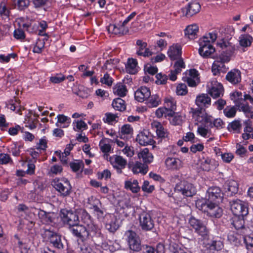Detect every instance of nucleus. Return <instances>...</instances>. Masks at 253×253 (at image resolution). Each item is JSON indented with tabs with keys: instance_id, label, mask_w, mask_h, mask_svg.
Masks as SVG:
<instances>
[{
	"instance_id": "f257e3e1",
	"label": "nucleus",
	"mask_w": 253,
	"mask_h": 253,
	"mask_svg": "<svg viewBox=\"0 0 253 253\" xmlns=\"http://www.w3.org/2000/svg\"><path fill=\"white\" fill-rule=\"evenodd\" d=\"M51 184L62 197L68 196L71 192L72 186L66 178H56L52 180Z\"/></svg>"
},
{
	"instance_id": "f03ea898",
	"label": "nucleus",
	"mask_w": 253,
	"mask_h": 253,
	"mask_svg": "<svg viewBox=\"0 0 253 253\" xmlns=\"http://www.w3.org/2000/svg\"><path fill=\"white\" fill-rule=\"evenodd\" d=\"M217 45L222 49L220 59L223 62H229L231 56L236 50V47L232 43L223 40L217 42Z\"/></svg>"
},
{
	"instance_id": "7ed1b4c3",
	"label": "nucleus",
	"mask_w": 253,
	"mask_h": 253,
	"mask_svg": "<svg viewBox=\"0 0 253 253\" xmlns=\"http://www.w3.org/2000/svg\"><path fill=\"white\" fill-rule=\"evenodd\" d=\"M174 191L187 197H192L197 192L196 186L193 184L185 180L177 183L174 188Z\"/></svg>"
},
{
	"instance_id": "20e7f679",
	"label": "nucleus",
	"mask_w": 253,
	"mask_h": 253,
	"mask_svg": "<svg viewBox=\"0 0 253 253\" xmlns=\"http://www.w3.org/2000/svg\"><path fill=\"white\" fill-rule=\"evenodd\" d=\"M202 110H194L192 113V119L193 120L194 124L198 126L197 128V133L202 137L205 138L209 137L211 133V131L209 129L210 126L208 124H204L202 123H199L197 122V118H199V116H201Z\"/></svg>"
},
{
	"instance_id": "39448f33",
	"label": "nucleus",
	"mask_w": 253,
	"mask_h": 253,
	"mask_svg": "<svg viewBox=\"0 0 253 253\" xmlns=\"http://www.w3.org/2000/svg\"><path fill=\"white\" fill-rule=\"evenodd\" d=\"M207 91L213 98L216 99L223 96L224 89L221 83L213 79L207 84Z\"/></svg>"
},
{
	"instance_id": "423d86ee",
	"label": "nucleus",
	"mask_w": 253,
	"mask_h": 253,
	"mask_svg": "<svg viewBox=\"0 0 253 253\" xmlns=\"http://www.w3.org/2000/svg\"><path fill=\"white\" fill-rule=\"evenodd\" d=\"M60 216L62 222L64 224L69 226V228L80 222L77 213L70 210H61Z\"/></svg>"
},
{
	"instance_id": "0eeeda50",
	"label": "nucleus",
	"mask_w": 253,
	"mask_h": 253,
	"mask_svg": "<svg viewBox=\"0 0 253 253\" xmlns=\"http://www.w3.org/2000/svg\"><path fill=\"white\" fill-rule=\"evenodd\" d=\"M230 209L233 213L236 216L243 217L248 213L247 204L239 199L230 202Z\"/></svg>"
},
{
	"instance_id": "6e6552de",
	"label": "nucleus",
	"mask_w": 253,
	"mask_h": 253,
	"mask_svg": "<svg viewBox=\"0 0 253 253\" xmlns=\"http://www.w3.org/2000/svg\"><path fill=\"white\" fill-rule=\"evenodd\" d=\"M202 116L197 118V122L204 124H208L210 128L215 127L218 129L223 127L224 123L220 119H213L210 115H209L206 111L202 110Z\"/></svg>"
},
{
	"instance_id": "1a4fd4ad",
	"label": "nucleus",
	"mask_w": 253,
	"mask_h": 253,
	"mask_svg": "<svg viewBox=\"0 0 253 253\" xmlns=\"http://www.w3.org/2000/svg\"><path fill=\"white\" fill-rule=\"evenodd\" d=\"M125 236L130 250L135 252H138L141 250L140 240L135 232L127 230L125 232Z\"/></svg>"
},
{
	"instance_id": "9d476101",
	"label": "nucleus",
	"mask_w": 253,
	"mask_h": 253,
	"mask_svg": "<svg viewBox=\"0 0 253 253\" xmlns=\"http://www.w3.org/2000/svg\"><path fill=\"white\" fill-rule=\"evenodd\" d=\"M43 235L44 239L49 242L54 247L58 249H63L64 245L61 241V237L57 233L50 229H45Z\"/></svg>"
},
{
	"instance_id": "9b49d317",
	"label": "nucleus",
	"mask_w": 253,
	"mask_h": 253,
	"mask_svg": "<svg viewBox=\"0 0 253 253\" xmlns=\"http://www.w3.org/2000/svg\"><path fill=\"white\" fill-rule=\"evenodd\" d=\"M189 224L190 227L192 228L195 232L199 235L204 237H206L208 235L209 231L202 221L194 217H191L189 220Z\"/></svg>"
},
{
	"instance_id": "f8f14e48",
	"label": "nucleus",
	"mask_w": 253,
	"mask_h": 253,
	"mask_svg": "<svg viewBox=\"0 0 253 253\" xmlns=\"http://www.w3.org/2000/svg\"><path fill=\"white\" fill-rule=\"evenodd\" d=\"M182 80L186 82L191 87H195L200 83L199 75L196 69H190L187 71L182 77Z\"/></svg>"
},
{
	"instance_id": "ddd939ff",
	"label": "nucleus",
	"mask_w": 253,
	"mask_h": 253,
	"mask_svg": "<svg viewBox=\"0 0 253 253\" xmlns=\"http://www.w3.org/2000/svg\"><path fill=\"white\" fill-rule=\"evenodd\" d=\"M140 226L143 230L150 231L154 227V221L150 213L143 212L139 216Z\"/></svg>"
},
{
	"instance_id": "4468645a",
	"label": "nucleus",
	"mask_w": 253,
	"mask_h": 253,
	"mask_svg": "<svg viewBox=\"0 0 253 253\" xmlns=\"http://www.w3.org/2000/svg\"><path fill=\"white\" fill-rule=\"evenodd\" d=\"M82 220L84 223L86 227V231L88 232V237L93 236L97 234L99 229L93 223H92L89 214L86 211H84L82 212Z\"/></svg>"
},
{
	"instance_id": "2eb2a0df",
	"label": "nucleus",
	"mask_w": 253,
	"mask_h": 253,
	"mask_svg": "<svg viewBox=\"0 0 253 253\" xmlns=\"http://www.w3.org/2000/svg\"><path fill=\"white\" fill-rule=\"evenodd\" d=\"M201 5L197 1H193L190 2L188 6L181 8L180 11L181 12L180 16L191 17L196 14L201 9Z\"/></svg>"
},
{
	"instance_id": "dca6fc26",
	"label": "nucleus",
	"mask_w": 253,
	"mask_h": 253,
	"mask_svg": "<svg viewBox=\"0 0 253 253\" xmlns=\"http://www.w3.org/2000/svg\"><path fill=\"white\" fill-rule=\"evenodd\" d=\"M72 234L79 238L78 241L84 242L88 238V232L85 225L79 223L70 228Z\"/></svg>"
},
{
	"instance_id": "f3484780",
	"label": "nucleus",
	"mask_w": 253,
	"mask_h": 253,
	"mask_svg": "<svg viewBox=\"0 0 253 253\" xmlns=\"http://www.w3.org/2000/svg\"><path fill=\"white\" fill-rule=\"evenodd\" d=\"M110 162L118 173H121L126 165L127 161L122 156L114 155L110 157Z\"/></svg>"
},
{
	"instance_id": "a211bd4d",
	"label": "nucleus",
	"mask_w": 253,
	"mask_h": 253,
	"mask_svg": "<svg viewBox=\"0 0 253 253\" xmlns=\"http://www.w3.org/2000/svg\"><path fill=\"white\" fill-rule=\"evenodd\" d=\"M195 104L199 107L198 109L194 110H202L205 111V109L209 107L211 104V98L206 93H201L197 96L195 99Z\"/></svg>"
},
{
	"instance_id": "6ab92c4d",
	"label": "nucleus",
	"mask_w": 253,
	"mask_h": 253,
	"mask_svg": "<svg viewBox=\"0 0 253 253\" xmlns=\"http://www.w3.org/2000/svg\"><path fill=\"white\" fill-rule=\"evenodd\" d=\"M222 195L221 191L218 187L213 186L208 189L206 198L211 202H219L222 200Z\"/></svg>"
},
{
	"instance_id": "aec40b11",
	"label": "nucleus",
	"mask_w": 253,
	"mask_h": 253,
	"mask_svg": "<svg viewBox=\"0 0 253 253\" xmlns=\"http://www.w3.org/2000/svg\"><path fill=\"white\" fill-rule=\"evenodd\" d=\"M136 141L141 145H152L154 140L152 135L148 130L140 131L137 135Z\"/></svg>"
},
{
	"instance_id": "412c9836",
	"label": "nucleus",
	"mask_w": 253,
	"mask_h": 253,
	"mask_svg": "<svg viewBox=\"0 0 253 253\" xmlns=\"http://www.w3.org/2000/svg\"><path fill=\"white\" fill-rule=\"evenodd\" d=\"M166 168L169 170H177L183 167V161L179 158L173 157H168L165 160Z\"/></svg>"
},
{
	"instance_id": "4be33fe9",
	"label": "nucleus",
	"mask_w": 253,
	"mask_h": 253,
	"mask_svg": "<svg viewBox=\"0 0 253 253\" xmlns=\"http://www.w3.org/2000/svg\"><path fill=\"white\" fill-rule=\"evenodd\" d=\"M167 54L171 60H176L182 58L181 45L179 43L173 44L169 47Z\"/></svg>"
},
{
	"instance_id": "5701e85b",
	"label": "nucleus",
	"mask_w": 253,
	"mask_h": 253,
	"mask_svg": "<svg viewBox=\"0 0 253 253\" xmlns=\"http://www.w3.org/2000/svg\"><path fill=\"white\" fill-rule=\"evenodd\" d=\"M199 53L203 57H208L215 52V48L211 44L199 41Z\"/></svg>"
},
{
	"instance_id": "b1692460",
	"label": "nucleus",
	"mask_w": 253,
	"mask_h": 253,
	"mask_svg": "<svg viewBox=\"0 0 253 253\" xmlns=\"http://www.w3.org/2000/svg\"><path fill=\"white\" fill-rule=\"evenodd\" d=\"M136 45L138 48L136 50V54L138 56L148 57L153 54L149 48L147 47V43L142 40H138L136 41Z\"/></svg>"
},
{
	"instance_id": "393cba45",
	"label": "nucleus",
	"mask_w": 253,
	"mask_h": 253,
	"mask_svg": "<svg viewBox=\"0 0 253 253\" xmlns=\"http://www.w3.org/2000/svg\"><path fill=\"white\" fill-rule=\"evenodd\" d=\"M150 90L149 88L145 86H141L134 93V97L136 100L142 102L150 96Z\"/></svg>"
},
{
	"instance_id": "a878e982",
	"label": "nucleus",
	"mask_w": 253,
	"mask_h": 253,
	"mask_svg": "<svg viewBox=\"0 0 253 253\" xmlns=\"http://www.w3.org/2000/svg\"><path fill=\"white\" fill-rule=\"evenodd\" d=\"M167 116L170 123L174 126L180 125L185 119V116L182 113H175L174 111L167 113Z\"/></svg>"
},
{
	"instance_id": "bb28decb",
	"label": "nucleus",
	"mask_w": 253,
	"mask_h": 253,
	"mask_svg": "<svg viewBox=\"0 0 253 253\" xmlns=\"http://www.w3.org/2000/svg\"><path fill=\"white\" fill-rule=\"evenodd\" d=\"M107 30L109 33L115 35H124L128 31V28L124 26L121 23L118 24H110Z\"/></svg>"
},
{
	"instance_id": "cd10ccee",
	"label": "nucleus",
	"mask_w": 253,
	"mask_h": 253,
	"mask_svg": "<svg viewBox=\"0 0 253 253\" xmlns=\"http://www.w3.org/2000/svg\"><path fill=\"white\" fill-rule=\"evenodd\" d=\"M218 202H211L207 214L211 217L219 218L222 215V209L217 205Z\"/></svg>"
},
{
	"instance_id": "c85d7f7f",
	"label": "nucleus",
	"mask_w": 253,
	"mask_h": 253,
	"mask_svg": "<svg viewBox=\"0 0 253 253\" xmlns=\"http://www.w3.org/2000/svg\"><path fill=\"white\" fill-rule=\"evenodd\" d=\"M219 31L217 30L212 31L206 34L199 41L212 44L216 40L219 38Z\"/></svg>"
},
{
	"instance_id": "c756f323",
	"label": "nucleus",
	"mask_w": 253,
	"mask_h": 253,
	"mask_svg": "<svg viewBox=\"0 0 253 253\" xmlns=\"http://www.w3.org/2000/svg\"><path fill=\"white\" fill-rule=\"evenodd\" d=\"M226 79L232 84H237L241 81V72L238 70H232L227 73Z\"/></svg>"
},
{
	"instance_id": "7c9ffc66",
	"label": "nucleus",
	"mask_w": 253,
	"mask_h": 253,
	"mask_svg": "<svg viewBox=\"0 0 253 253\" xmlns=\"http://www.w3.org/2000/svg\"><path fill=\"white\" fill-rule=\"evenodd\" d=\"M38 216L43 224H49L54 222V214L53 213L46 212L43 210H40L38 212Z\"/></svg>"
},
{
	"instance_id": "2f4dec72",
	"label": "nucleus",
	"mask_w": 253,
	"mask_h": 253,
	"mask_svg": "<svg viewBox=\"0 0 253 253\" xmlns=\"http://www.w3.org/2000/svg\"><path fill=\"white\" fill-rule=\"evenodd\" d=\"M152 127L156 131L157 136L160 138H165L168 136V132L161 123L154 121L151 123Z\"/></svg>"
},
{
	"instance_id": "473e14b6",
	"label": "nucleus",
	"mask_w": 253,
	"mask_h": 253,
	"mask_svg": "<svg viewBox=\"0 0 253 253\" xmlns=\"http://www.w3.org/2000/svg\"><path fill=\"white\" fill-rule=\"evenodd\" d=\"M106 228L111 232H114L119 228V224L116 217L109 215L105 225Z\"/></svg>"
},
{
	"instance_id": "72a5a7b5",
	"label": "nucleus",
	"mask_w": 253,
	"mask_h": 253,
	"mask_svg": "<svg viewBox=\"0 0 253 253\" xmlns=\"http://www.w3.org/2000/svg\"><path fill=\"white\" fill-rule=\"evenodd\" d=\"M125 188L133 193H137L140 190L138 181L136 179H129L125 181Z\"/></svg>"
},
{
	"instance_id": "f704fd0d",
	"label": "nucleus",
	"mask_w": 253,
	"mask_h": 253,
	"mask_svg": "<svg viewBox=\"0 0 253 253\" xmlns=\"http://www.w3.org/2000/svg\"><path fill=\"white\" fill-rule=\"evenodd\" d=\"M139 159H142L144 163L149 164L153 160V156L152 153L149 152L148 148H144L141 150L137 154Z\"/></svg>"
},
{
	"instance_id": "c9c22d12",
	"label": "nucleus",
	"mask_w": 253,
	"mask_h": 253,
	"mask_svg": "<svg viewBox=\"0 0 253 253\" xmlns=\"http://www.w3.org/2000/svg\"><path fill=\"white\" fill-rule=\"evenodd\" d=\"M138 69L137 60L133 58H128L126 65V72L130 74H135L137 72Z\"/></svg>"
},
{
	"instance_id": "e433bc0d",
	"label": "nucleus",
	"mask_w": 253,
	"mask_h": 253,
	"mask_svg": "<svg viewBox=\"0 0 253 253\" xmlns=\"http://www.w3.org/2000/svg\"><path fill=\"white\" fill-rule=\"evenodd\" d=\"M57 122L56 123L55 125L57 127L67 128L70 126L71 123L70 118L62 114L57 115Z\"/></svg>"
},
{
	"instance_id": "4c0bfd02",
	"label": "nucleus",
	"mask_w": 253,
	"mask_h": 253,
	"mask_svg": "<svg viewBox=\"0 0 253 253\" xmlns=\"http://www.w3.org/2000/svg\"><path fill=\"white\" fill-rule=\"evenodd\" d=\"M199 31V26L196 24H193L187 26L185 29V34L190 39L196 38Z\"/></svg>"
},
{
	"instance_id": "58836bf2",
	"label": "nucleus",
	"mask_w": 253,
	"mask_h": 253,
	"mask_svg": "<svg viewBox=\"0 0 253 253\" xmlns=\"http://www.w3.org/2000/svg\"><path fill=\"white\" fill-rule=\"evenodd\" d=\"M132 171L134 174L141 173L145 174L148 171V166L145 164L136 162L132 167Z\"/></svg>"
},
{
	"instance_id": "ea45409f",
	"label": "nucleus",
	"mask_w": 253,
	"mask_h": 253,
	"mask_svg": "<svg viewBox=\"0 0 253 253\" xmlns=\"http://www.w3.org/2000/svg\"><path fill=\"white\" fill-rule=\"evenodd\" d=\"M23 144L21 142H14L9 146V152L14 157H18L20 155L21 149L23 148Z\"/></svg>"
},
{
	"instance_id": "a19ab883",
	"label": "nucleus",
	"mask_w": 253,
	"mask_h": 253,
	"mask_svg": "<svg viewBox=\"0 0 253 253\" xmlns=\"http://www.w3.org/2000/svg\"><path fill=\"white\" fill-rule=\"evenodd\" d=\"M164 104L165 107L167 108L169 112H172L176 110V102L175 99L172 97H166L164 99Z\"/></svg>"
},
{
	"instance_id": "79ce46f5",
	"label": "nucleus",
	"mask_w": 253,
	"mask_h": 253,
	"mask_svg": "<svg viewBox=\"0 0 253 253\" xmlns=\"http://www.w3.org/2000/svg\"><path fill=\"white\" fill-rule=\"evenodd\" d=\"M23 27L30 33H39V24L37 21H31L23 24Z\"/></svg>"
},
{
	"instance_id": "37998d69",
	"label": "nucleus",
	"mask_w": 253,
	"mask_h": 253,
	"mask_svg": "<svg viewBox=\"0 0 253 253\" xmlns=\"http://www.w3.org/2000/svg\"><path fill=\"white\" fill-rule=\"evenodd\" d=\"M165 247L163 244L159 243L156 248L152 246H146L144 248V253H164Z\"/></svg>"
},
{
	"instance_id": "c03bdc74",
	"label": "nucleus",
	"mask_w": 253,
	"mask_h": 253,
	"mask_svg": "<svg viewBox=\"0 0 253 253\" xmlns=\"http://www.w3.org/2000/svg\"><path fill=\"white\" fill-rule=\"evenodd\" d=\"M147 105L149 107H156L161 103V98L158 94L151 95L147 99Z\"/></svg>"
},
{
	"instance_id": "a18cd8bd",
	"label": "nucleus",
	"mask_w": 253,
	"mask_h": 253,
	"mask_svg": "<svg viewBox=\"0 0 253 253\" xmlns=\"http://www.w3.org/2000/svg\"><path fill=\"white\" fill-rule=\"evenodd\" d=\"M111 140L106 138H103L99 142V146L100 150L103 153H108L111 151V146L110 144Z\"/></svg>"
},
{
	"instance_id": "49530a36",
	"label": "nucleus",
	"mask_w": 253,
	"mask_h": 253,
	"mask_svg": "<svg viewBox=\"0 0 253 253\" xmlns=\"http://www.w3.org/2000/svg\"><path fill=\"white\" fill-rule=\"evenodd\" d=\"M211 201L207 198L206 199L198 200L196 203V207L199 210L205 212H208L210 205Z\"/></svg>"
},
{
	"instance_id": "de8ad7c7",
	"label": "nucleus",
	"mask_w": 253,
	"mask_h": 253,
	"mask_svg": "<svg viewBox=\"0 0 253 253\" xmlns=\"http://www.w3.org/2000/svg\"><path fill=\"white\" fill-rule=\"evenodd\" d=\"M113 92L120 97H124L126 95L127 90L126 85L122 83H118L113 88Z\"/></svg>"
},
{
	"instance_id": "09e8293b",
	"label": "nucleus",
	"mask_w": 253,
	"mask_h": 253,
	"mask_svg": "<svg viewBox=\"0 0 253 253\" xmlns=\"http://www.w3.org/2000/svg\"><path fill=\"white\" fill-rule=\"evenodd\" d=\"M112 106L115 110L119 111H123L126 108L125 101L121 98L114 99L112 101Z\"/></svg>"
},
{
	"instance_id": "8fccbe9b",
	"label": "nucleus",
	"mask_w": 253,
	"mask_h": 253,
	"mask_svg": "<svg viewBox=\"0 0 253 253\" xmlns=\"http://www.w3.org/2000/svg\"><path fill=\"white\" fill-rule=\"evenodd\" d=\"M227 62H223L220 59V56L219 57L215 60L212 65V72L214 75H217L219 73L220 71L221 70V68L224 66L223 64L224 63H227Z\"/></svg>"
},
{
	"instance_id": "3c124183",
	"label": "nucleus",
	"mask_w": 253,
	"mask_h": 253,
	"mask_svg": "<svg viewBox=\"0 0 253 253\" xmlns=\"http://www.w3.org/2000/svg\"><path fill=\"white\" fill-rule=\"evenodd\" d=\"M133 128L128 124H125L120 128V134L122 138H125L128 135H131L133 133Z\"/></svg>"
},
{
	"instance_id": "603ef678",
	"label": "nucleus",
	"mask_w": 253,
	"mask_h": 253,
	"mask_svg": "<svg viewBox=\"0 0 253 253\" xmlns=\"http://www.w3.org/2000/svg\"><path fill=\"white\" fill-rule=\"evenodd\" d=\"M78 253H94L92 249L85 243L78 241V245L77 248Z\"/></svg>"
},
{
	"instance_id": "864d4df0",
	"label": "nucleus",
	"mask_w": 253,
	"mask_h": 253,
	"mask_svg": "<svg viewBox=\"0 0 253 253\" xmlns=\"http://www.w3.org/2000/svg\"><path fill=\"white\" fill-rule=\"evenodd\" d=\"M226 188L231 194L236 193L238 191V184L234 180H229L226 182Z\"/></svg>"
},
{
	"instance_id": "5fc2aeb1",
	"label": "nucleus",
	"mask_w": 253,
	"mask_h": 253,
	"mask_svg": "<svg viewBox=\"0 0 253 253\" xmlns=\"http://www.w3.org/2000/svg\"><path fill=\"white\" fill-rule=\"evenodd\" d=\"M208 248L212 250L220 251L223 247V242L220 240H213L208 243Z\"/></svg>"
},
{
	"instance_id": "6e6d98bb",
	"label": "nucleus",
	"mask_w": 253,
	"mask_h": 253,
	"mask_svg": "<svg viewBox=\"0 0 253 253\" xmlns=\"http://www.w3.org/2000/svg\"><path fill=\"white\" fill-rule=\"evenodd\" d=\"M253 38L249 35H243L240 37V44L242 46L247 47L251 45Z\"/></svg>"
},
{
	"instance_id": "4d7b16f0",
	"label": "nucleus",
	"mask_w": 253,
	"mask_h": 253,
	"mask_svg": "<svg viewBox=\"0 0 253 253\" xmlns=\"http://www.w3.org/2000/svg\"><path fill=\"white\" fill-rule=\"evenodd\" d=\"M13 3L15 7L19 10H24L30 4L29 0H14Z\"/></svg>"
},
{
	"instance_id": "13d9d810",
	"label": "nucleus",
	"mask_w": 253,
	"mask_h": 253,
	"mask_svg": "<svg viewBox=\"0 0 253 253\" xmlns=\"http://www.w3.org/2000/svg\"><path fill=\"white\" fill-rule=\"evenodd\" d=\"M70 167L74 172H78L82 170L84 167V164L80 160H75L69 164Z\"/></svg>"
},
{
	"instance_id": "bf43d9fd",
	"label": "nucleus",
	"mask_w": 253,
	"mask_h": 253,
	"mask_svg": "<svg viewBox=\"0 0 253 253\" xmlns=\"http://www.w3.org/2000/svg\"><path fill=\"white\" fill-rule=\"evenodd\" d=\"M73 129L75 131L85 130L87 128L86 124L82 120L74 121L73 123Z\"/></svg>"
},
{
	"instance_id": "052dcab7",
	"label": "nucleus",
	"mask_w": 253,
	"mask_h": 253,
	"mask_svg": "<svg viewBox=\"0 0 253 253\" xmlns=\"http://www.w3.org/2000/svg\"><path fill=\"white\" fill-rule=\"evenodd\" d=\"M214 160L209 157L204 158L201 162V167L204 170L209 171L211 169V165Z\"/></svg>"
},
{
	"instance_id": "680f3d73",
	"label": "nucleus",
	"mask_w": 253,
	"mask_h": 253,
	"mask_svg": "<svg viewBox=\"0 0 253 253\" xmlns=\"http://www.w3.org/2000/svg\"><path fill=\"white\" fill-rule=\"evenodd\" d=\"M237 109L234 106H228L223 110L224 115L227 118H233L235 116Z\"/></svg>"
},
{
	"instance_id": "e2e57ef3",
	"label": "nucleus",
	"mask_w": 253,
	"mask_h": 253,
	"mask_svg": "<svg viewBox=\"0 0 253 253\" xmlns=\"http://www.w3.org/2000/svg\"><path fill=\"white\" fill-rule=\"evenodd\" d=\"M45 42L43 40H42L40 39H38L36 44L35 45L33 51L34 53H40L42 52L43 48L44 47Z\"/></svg>"
},
{
	"instance_id": "0e129e2a",
	"label": "nucleus",
	"mask_w": 253,
	"mask_h": 253,
	"mask_svg": "<svg viewBox=\"0 0 253 253\" xmlns=\"http://www.w3.org/2000/svg\"><path fill=\"white\" fill-rule=\"evenodd\" d=\"M100 82L102 84L111 86L113 84V79L109 74L105 73L103 77L100 78Z\"/></svg>"
},
{
	"instance_id": "69168bd1",
	"label": "nucleus",
	"mask_w": 253,
	"mask_h": 253,
	"mask_svg": "<svg viewBox=\"0 0 253 253\" xmlns=\"http://www.w3.org/2000/svg\"><path fill=\"white\" fill-rule=\"evenodd\" d=\"M246 248L250 253H253V237L249 236L244 238Z\"/></svg>"
},
{
	"instance_id": "338daca9",
	"label": "nucleus",
	"mask_w": 253,
	"mask_h": 253,
	"mask_svg": "<svg viewBox=\"0 0 253 253\" xmlns=\"http://www.w3.org/2000/svg\"><path fill=\"white\" fill-rule=\"evenodd\" d=\"M183 139L185 142H190L192 143H195L199 141V139L196 138L194 133L191 132H188L185 133V135L183 137Z\"/></svg>"
},
{
	"instance_id": "774afa93",
	"label": "nucleus",
	"mask_w": 253,
	"mask_h": 253,
	"mask_svg": "<svg viewBox=\"0 0 253 253\" xmlns=\"http://www.w3.org/2000/svg\"><path fill=\"white\" fill-rule=\"evenodd\" d=\"M9 11L4 2L0 3V17L2 19L8 18Z\"/></svg>"
}]
</instances>
